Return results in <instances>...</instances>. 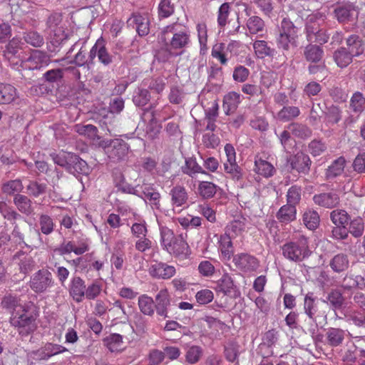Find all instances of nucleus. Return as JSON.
<instances>
[{
	"label": "nucleus",
	"instance_id": "f257e3e1",
	"mask_svg": "<svg viewBox=\"0 0 365 365\" xmlns=\"http://www.w3.org/2000/svg\"><path fill=\"white\" fill-rule=\"evenodd\" d=\"M304 311L312 321L307 328L308 332L315 341L319 340V336L317 334L318 327L327 319V302L318 299L314 297L313 293L309 292L304 299Z\"/></svg>",
	"mask_w": 365,
	"mask_h": 365
},
{
	"label": "nucleus",
	"instance_id": "f03ea898",
	"mask_svg": "<svg viewBox=\"0 0 365 365\" xmlns=\"http://www.w3.org/2000/svg\"><path fill=\"white\" fill-rule=\"evenodd\" d=\"M160 40L170 51L182 53L191 44L190 31L187 26L175 22L162 29Z\"/></svg>",
	"mask_w": 365,
	"mask_h": 365
},
{
	"label": "nucleus",
	"instance_id": "7ed1b4c3",
	"mask_svg": "<svg viewBox=\"0 0 365 365\" xmlns=\"http://www.w3.org/2000/svg\"><path fill=\"white\" fill-rule=\"evenodd\" d=\"M327 16L323 12H315L309 15L306 21L307 39L310 43H325L329 35L326 30Z\"/></svg>",
	"mask_w": 365,
	"mask_h": 365
},
{
	"label": "nucleus",
	"instance_id": "20e7f679",
	"mask_svg": "<svg viewBox=\"0 0 365 365\" xmlns=\"http://www.w3.org/2000/svg\"><path fill=\"white\" fill-rule=\"evenodd\" d=\"M276 42L277 48L284 51H289L297 46V29L289 19H284L282 21Z\"/></svg>",
	"mask_w": 365,
	"mask_h": 365
},
{
	"label": "nucleus",
	"instance_id": "39448f33",
	"mask_svg": "<svg viewBox=\"0 0 365 365\" xmlns=\"http://www.w3.org/2000/svg\"><path fill=\"white\" fill-rule=\"evenodd\" d=\"M282 254L285 258L290 261H302L311 254L307 239L302 237L297 242L284 244L282 247Z\"/></svg>",
	"mask_w": 365,
	"mask_h": 365
},
{
	"label": "nucleus",
	"instance_id": "423d86ee",
	"mask_svg": "<svg viewBox=\"0 0 365 365\" xmlns=\"http://www.w3.org/2000/svg\"><path fill=\"white\" fill-rule=\"evenodd\" d=\"M9 322L11 326L17 328L19 334L22 336L29 335L37 327L36 319L31 314H28L26 309L25 312H12Z\"/></svg>",
	"mask_w": 365,
	"mask_h": 365
},
{
	"label": "nucleus",
	"instance_id": "0eeeda50",
	"mask_svg": "<svg viewBox=\"0 0 365 365\" xmlns=\"http://www.w3.org/2000/svg\"><path fill=\"white\" fill-rule=\"evenodd\" d=\"M53 283L52 274L48 270L43 269L31 276L29 287L36 293H43L53 287Z\"/></svg>",
	"mask_w": 365,
	"mask_h": 365
},
{
	"label": "nucleus",
	"instance_id": "6e6552de",
	"mask_svg": "<svg viewBox=\"0 0 365 365\" xmlns=\"http://www.w3.org/2000/svg\"><path fill=\"white\" fill-rule=\"evenodd\" d=\"M96 56L98 57L99 62L106 66L110 65L115 59V56L109 52L103 38L96 41L90 51L88 58L92 61Z\"/></svg>",
	"mask_w": 365,
	"mask_h": 365
},
{
	"label": "nucleus",
	"instance_id": "1a4fd4ad",
	"mask_svg": "<svg viewBox=\"0 0 365 365\" xmlns=\"http://www.w3.org/2000/svg\"><path fill=\"white\" fill-rule=\"evenodd\" d=\"M105 148L109 158L118 161L125 158L129 146L123 140L115 138L107 141Z\"/></svg>",
	"mask_w": 365,
	"mask_h": 365
},
{
	"label": "nucleus",
	"instance_id": "9d476101",
	"mask_svg": "<svg viewBox=\"0 0 365 365\" xmlns=\"http://www.w3.org/2000/svg\"><path fill=\"white\" fill-rule=\"evenodd\" d=\"M50 62L51 58L47 53L36 50L23 61V67L29 70H40L48 66Z\"/></svg>",
	"mask_w": 365,
	"mask_h": 365
},
{
	"label": "nucleus",
	"instance_id": "9b49d317",
	"mask_svg": "<svg viewBox=\"0 0 365 365\" xmlns=\"http://www.w3.org/2000/svg\"><path fill=\"white\" fill-rule=\"evenodd\" d=\"M232 262L237 268L244 272L255 271L259 266L258 259L248 253L234 255Z\"/></svg>",
	"mask_w": 365,
	"mask_h": 365
},
{
	"label": "nucleus",
	"instance_id": "f8f14e48",
	"mask_svg": "<svg viewBox=\"0 0 365 365\" xmlns=\"http://www.w3.org/2000/svg\"><path fill=\"white\" fill-rule=\"evenodd\" d=\"M165 249L170 254L181 259L187 258L190 254V247L182 235L176 236L171 244Z\"/></svg>",
	"mask_w": 365,
	"mask_h": 365
},
{
	"label": "nucleus",
	"instance_id": "ddd939ff",
	"mask_svg": "<svg viewBox=\"0 0 365 365\" xmlns=\"http://www.w3.org/2000/svg\"><path fill=\"white\" fill-rule=\"evenodd\" d=\"M142 118L143 120V126L146 121L149 122L146 125L145 136L149 139H154L160 130V126L156 120L155 112L150 109H146L142 115Z\"/></svg>",
	"mask_w": 365,
	"mask_h": 365
},
{
	"label": "nucleus",
	"instance_id": "4468645a",
	"mask_svg": "<svg viewBox=\"0 0 365 365\" xmlns=\"http://www.w3.org/2000/svg\"><path fill=\"white\" fill-rule=\"evenodd\" d=\"M313 201L320 207L331 209L339 205V197L336 192H322L314 195Z\"/></svg>",
	"mask_w": 365,
	"mask_h": 365
},
{
	"label": "nucleus",
	"instance_id": "2eb2a0df",
	"mask_svg": "<svg viewBox=\"0 0 365 365\" xmlns=\"http://www.w3.org/2000/svg\"><path fill=\"white\" fill-rule=\"evenodd\" d=\"M169 195L171 197V205L173 208L182 207L188 200L187 192L182 185H177L172 187Z\"/></svg>",
	"mask_w": 365,
	"mask_h": 365
},
{
	"label": "nucleus",
	"instance_id": "dca6fc26",
	"mask_svg": "<svg viewBox=\"0 0 365 365\" xmlns=\"http://www.w3.org/2000/svg\"><path fill=\"white\" fill-rule=\"evenodd\" d=\"M149 272L154 277L169 279L175 274V268L173 266L158 262L150 267Z\"/></svg>",
	"mask_w": 365,
	"mask_h": 365
},
{
	"label": "nucleus",
	"instance_id": "f3484780",
	"mask_svg": "<svg viewBox=\"0 0 365 365\" xmlns=\"http://www.w3.org/2000/svg\"><path fill=\"white\" fill-rule=\"evenodd\" d=\"M85 282L80 277L72 278L69 285V294L76 302L83 301L85 297Z\"/></svg>",
	"mask_w": 365,
	"mask_h": 365
},
{
	"label": "nucleus",
	"instance_id": "a211bd4d",
	"mask_svg": "<svg viewBox=\"0 0 365 365\" xmlns=\"http://www.w3.org/2000/svg\"><path fill=\"white\" fill-rule=\"evenodd\" d=\"M241 102L240 93L232 91L227 93L223 98L222 108L227 115L235 112Z\"/></svg>",
	"mask_w": 365,
	"mask_h": 365
},
{
	"label": "nucleus",
	"instance_id": "6ab92c4d",
	"mask_svg": "<svg viewBox=\"0 0 365 365\" xmlns=\"http://www.w3.org/2000/svg\"><path fill=\"white\" fill-rule=\"evenodd\" d=\"M157 314L163 318L168 317V310L170 305L169 294L167 289H161L155 296Z\"/></svg>",
	"mask_w": 365,
	"mask_h": 365
},
{
	"label": "nucleus",
	"instance_id": "aec40b11",
	"mask_svg": "<svg viewBox=\"0 0 365 365\" xmlns=\"http://www.w3.org/2000/svg\"><path fill=\"white\" fill-rule=\"evenodd\" d=\"M246 28L248 31L247 36L257 35V36L262 37L263 32L265 31V24L260 17L252 16L247 20Z\"/></svg>",
	"mask_w": 365,
	"mask_h": 365
},
{
	"label": "nucleus",
	"instance_id": "412c9836",
	"mask_svg": "<svg viewBox=\"0 0 365 365\" xmlns=\"http://www.w3.org/2000/svg\"><path fill=\"white\" fill-rule=\"evenodd\" d=\"M128 24L135 25L136 31L140 36L148 35L150 31V21L145 15L133 14L128 20Z\"/></svg>",
	"mask_w": 365,
	"mask_h": 365
},
{
	"label": "nucleus",
	"instance_id": "4be33fe9",
	"mask_svg": "<svg viewBox=\"0 0 365 365\" xmlns=\"http://www.w3.org/2000/svg\"><path fill=\"white\" fill-rule=\"evenodd\" d=\"M334 14L337 20L342 23L353 21L356 19L358 12L351 5L349 4L336 8L334 9Z\"/></svg>",
	"mask_w": 365,
	"mask_h": 365
},
{
	"label": "nucleus",
	"instance_id": "5701e85b",
	"mask_svg": "<svg viewBox=\"0 0 365 365\" xmlns=\"http://www.w3.org/2000/svg\"><path fill=\"white\" fill-rule=\"evenodd\" d=\"M254 170L265 178L271 177L275 173L273 165L259 155L255 156Z\"/></svg>",
	"mask_w": 365,
	"mask_h": 365
},
{
	"label": "nucleus",
	"instance_id": "b1692460",
	"mask_svg": "<svg viewBox=\"0 0 365 365\" xmlns=\"http://www.w3.org/2000/svg\"><path fill=\"white\" fill-rule=\"evenodd\" d=\"M349 52L354 57L359 56L364 51V44L362 38L358 35H351L346 39Z\"/></svg>",
	"mask_w": 365,
	"mask_h": 365
},
{
	"label": "nucleus",
	"instance_id": "393cba45",
	"mask_svg": "<svg viewBox=\"0 0 365 365\" xmlns=\"http://www.w3.org/2000/svg\"><path fill=\"white\" fill-rule=\"evenodd\" d=\"M1 305L11 314L14 312L26 311L25 307L21 302V299L11 294L5 296L1 300Z\"/></svg>",
	"mask_w": 365,
	"mask_h": 365
},
{
	"label": "nucleus",
	"instance_id": "a878e982",
	"mask_svg": "<svg viewBox=\"0 0 365 365\" xmlns=\"http://www.w3.org/2000/svg\"><path fill=\"white\" fill-rule=\"evenodd\" d=\"M134 222L130 227V232L135 237H146L148 232V225L144 219L135 212H133Z\"/></svg>",
	"mask_w": 365,
	"mask_h": 365
},
{
	"label": "nucleus",
	"instance_id": "bb28decb",
	"mask_svg": "<svg viewBox=\"0 0 365 365\" xmlns=\"http://www.w3.org/2000/svg\"><path fill=\"white\" fill-rule=\"evenodd\" d=\"M329 266L333 272L341 273L345 272L349 267L348 256L345 254H337L329 261Z\"/></svg>",
	"mask_w": 365,
	"mask_h": 365
},
{
	"label": "nucleus",
	"instance_id": "cd10ccee",
	"mask_svg": "<svg viewBox=\"0 0 365 365\" xmlns=\"http://www.w3.org/2000/svg\"><path fill=\"white\" fill-rule=\"evenodd\" d=\"M311 160L309 157L303 153H299L295 155L291 163L292 169L304 173H306L309 170Z\"/></svg>",
	"mask_w": 365,
	"mask_h": 365
},
{
	"label": "nucleus",
	"instance_id": "c85d7f7f",
	"mask_svg": "<svg viewBox=\"0 0 365 365\" xmlns=\"http://www.w3.org/2000/svg\"><path fill=\"white\" fill-rule=\"evenodd\" d=\"M16 98V89L13 86L0 83V104H9Z\"/></svg>",
	"mask_w": 365,
	"mask_h": 365
},
{
	"label": "nucleus",
	"instance_id": "c756f323",
	"mask_svg": "<svg viewBox=\"0 0 365 365\" xmlns=\"http://www.w3.org/2000/svg\"><path fill=\"white\" fill-rule=\"evenodd\" d=\"M145 200L148 202L153 210L160 209V194L153 187L146 186L143 190Z\"/></svg>",
	"mask_w": 365,
	"mask_h": 365
},
{
	"label": "nucleus",
	"instance_id": "7c9ffc66",
	"mask_svg": "<svg viewBox=\"0 0 365 365\" xmlns=\"http://www.w3.org/2000/svg\"><path fill=\"white\" fill-rule=\"evenodd\" d=\"M232 237L225 233L218 238L219 250L224 259H230L233 255Z\"/></svg>",
	"mask_w": 365,
	"mask_h": 365
},
{
	"label": "nucleus",
	"instance_id": "2f4dec72",
	"mask_svg": "<svg viewBox=\"0 0 365 365\" xmlns=\"http://www.w3.org/2000/svg\"><path fill=\"white\" fill-rule=\"evenodd\" d=\"M245 227L246 219L242 217L230 222L226 227L225 233L228 234V235H230L232 238H235L242 235Z\"/></svg>",
	"mask_w": 365,
	"mask_h": 365
},
{
	"label": "nucleus",
	"instance_id": "473e14b6",
	"mask_svg": "<svg viewBox=\"0 0 365 365\" xmlns=\"http://www.w3.org/2000/svg\"><path fill=\"white\" fill-rule=\"evenodd\" d=\"M345 336V331L339 328H329L326 333L327 344L331 346H337L340 345Z\"/></svg>",
	"mask_w": 365,
	"mask_h": 365
},
{
	"label": "nucleus",
	"instance_id": "72a5a7b5",
	"mask_svg": "<svg viewBox=\"0 0 365 365\" xmlns=\"http://www.w3.org/2000/svg\"><path fill=\"white\" fill-rule=\"evenodd\" d=\"M296 213V207L287 204L280 207L277 213V218L281 222L288 223L295 220Z\"/></svg>",
	"mask_w": 365,
	"mask_h": 365
},
{
	"label": "nucleus",
	"instance_id": "f704fd0d",
	"mask_svg": "<svg viewBox=\"0 0 365 365\" xmlns=\"http://www.w3.org/2000/svg\"><path fill=\"white\" fill-rule=\"evenodd\" d=\"M14 203L18 210L26 215H29L33 212L31 200L26 195L17 194L14 198Z\"/></svg>",
	"mask_w": 365,
	"mask_h": 365
},
{
	"label": "nucleus",
	"instance_id": "c9c22d12",
	"mask_svg": "<svg viewBox=\"0 0 365 365\" xmlns=\"http://www.w3.org/2000/svg\"><path fill=\"white\" fill-rule=\"evenodd\" d=\"M217 186L208 181H200L197 186V193L203 199H210L215 196Z\"/></svg>",
	"mask_w": 365,
	"mask_h": 365
},
{
	"label": "nucleus",
	"instance_id": "e433bc0d",
	"mask_svg": "<svg viewBox=\"0 0 365 365\" xmlns=\"http://www.w3.org/2000/svg\"><path fill=\"white\" fill-rule=\"evenodd\" d=\"M140 311L145 315L153 316L155 312L154 301L147 294H142L138 302Z\"/></svg>",
	"mask_w": 365,
	"mask_h": 365
},
{
	"label": "nucleus",
	"instance_id": "4c0bfd02",
	"mask_svg": "<svg viewBox=\"0 0 365 365\" xmlns=\"http://www.w3.org/2000/svg\"><path fill=\"white\" fill-rule=\"evenodd\" d=\"M327 307L330 305L333 310L339 309L344 304L345 299L339 289H332L327 295Z\"/></svg>",
	"mask_w": 365,
	"mask_h": 365
},
{
	"label": "nucleus",
	"instance_id": "58836bf2",
	"mask_svg": "<svg viewBox=\"0 0 365 365\" xmlns=\"http://www.w3.org/2000/svg\"><path fill=\"white\" fill-rule=\"evenodd\" d=\"M300 115V110L297 106H284L277 114V118L282 122H288Z\"/></svg>",
	"mask_w": 365,
	"mask_h": 365
},
{
	"label": "nucleus",
	"instance_id": "ea45409f",
	"mask_svg": "<svg viewBox=\"0 0 365 365\" xmlns=\"http://www.w3.org/2000/svg\"><path fill=\"white\" fill-rule=\"evenodd\" d=\"M255 56L259 58H264L272 56L274 49L271 48L267 42L264 40H256L252 43Z\"/></svg>",
	"mask_w": 365,
	"mask_h": 365
},
{
	"label": "nucleus",
	"instance_id": "a19ab883",
	"mask_svg": "<svg viewBox=\"0 0 365 365\" xmlns=\"http://www.w3.org/2000/svg\"><path fill=\"white\" fill-rule=\"evenodd\" d=\"M183 173L193 178L197 173L207 175V173L197 163L195 158L185 160V164L182 167Z\"/></svg>",
	"mask_w": 365,
	"mask_h": 365
},
{
	"label": "nucleus",
	"instance_id": "79ce46f5",
	"mask_svg": "<svg viewBox=\"0 0 365 365\" xmlns=\"http://www.w3.org/2000/svg\"><path fill=\"white\" fill-rule=\"evenodd\" d=\"M349 108L354 113L361 114L365 110V97L359 91L355 92L351 97Z\"/></svg>",
	"mask_w": 365,
	"mask_h": 365
},
{
	"label": "nucleus",
	"instance_id": "37998d69",
	"mask_svg": "<svg viewBox=\"0 0 365 365\" xmlns=\"http://www.w3.org/2000/svg\"><path fill=\"white\" fill-rule=\"evenodd\" d=\"M73 130L80 135L84 136L90 140H95L98 138V128L91 124H76L73 126Z\"/></svg>",
	"mask_w": 365,
	"mask_h": 365
},
{
	"label": "nucleus",
	"instance_id": "c03bdc74",
	"mask_svg": "<svg viewBox=\"0 0 365 365\" xmlns=\"http://www.w3.org/2000/svg\"><path fill=\"white\" fill-rule=\"evenodd\" d=\"M353 56L349 51L341 47L334 52V58L338 66L341 68L346 67L352 61Z\"/></svg>",
	"mask_w": 365,
	"mask_h": 365
},
{
	"label": "nucleus",
	"instance_id": "a18cd8bd",
	"mask_svg": "<svg viewBox=\"0 0 365 365\" xmlns=\"http://www.w3.org/2000/svg\"><path fill=\"white\" fill-rule=\"evenodd\" d=\"M345 163L346 160L343 157H340L335 160L327 170V178L330 179L341 175L344 172Z\"/></svg>",
	"mask_w": 365,
	"mask_h": 365
},
{
	"label": "nucleus",
	"instance_id": "49530a36",
	"mask_svg": "<svg viewBox=\"0 0 365 365\" xmlns=\"http://www.w3.org/2000/svg\"><path fill=\"white\" fill-rule=\"evenodd\" d=\"M143 85L147 86L151 91L159 94L165 88L166 79L163 77L147 78L143 81Z\"/></svg>",
	"mask_w": 365,
	"mask_h": 365
},
{
	"label": "nucleus",
	"instance_id": "de8ad7c7",
	"mask_svg": "<svg viewBox=\"0 0 365 365\" xmlns=\"http://www.w3.org/2000/svg\"><path fill=\"white\" fill-rule=\"evenodd\" d=\"M341 287L345 289H350L354 287L364 289L365 288L364 279L361 275L346 276L344 278Z\"/></svg>",
	"mask_w": 365,
	"mask_h": 365
},
{
	"label": "nucleus",
	"instance_id": "09e8293b",
	"mask_svg": "<svg viewBox=\"0 0 365 365\" xmlns=\"http://www.w3.org/2000/svg\"><path fill=\"white\" fill-rule=\"evenodd\" d=\"M341 110L338 106L329 107L325 113L324 123L326 125L330 126L339 123L341 119Z\"/></svg>",
	"mask_w": 365,
	"mask_h": 365
},
{
	"label": "nucleus",
	"instance_id": "8fccbe9b",
	"mask_svg": "<svg viewBox=\"0 0 365 365\" xmlns=\"http://www.w3.org/2000/svg\"><path fill=\"white\" fill-rule=\"evenodd\" d=\"M319 215L315 210H308L303 215V222L310 230H315L319 225Z\"/></svg>",
	"mask_w": 365,
	"mask_h": 365
},
{
	"label": "nucleus",
	"instance_id": "3c124183",
	"mask_svg": "<svg viewBox=\"0 0 365 365\" xmlns=\"http://www.w3.org/2000/svg\"><path fill=\"white\" fill-rule=\"evenodd\" d=\"M104 342L111 352L123 349V336L120 334H112L105 339Z\"/></svg>",
	"mask_w": 365,
	"mask_h": 365
},
{
	"label": "nucleus",
	"instance_id": "603ef678",
	"mask_svg": "<svg viewBox=\"0 0 365 365\" xmlns=\"http://www.w3.org/2000/svg\"><path fill=\"white\" fill-rule=\"evenodd\" d=\"M287 128L293 135L302 139L307 138L312 135V130L305 125L293 123L289 124Z\"/></svg>",
	"mask_w": 365,
	"mask_h": 365
},
{
	"label": "nucleus",
	"instance_id": "864d4df0",
	"mask_svg": "<svg viewBox=\"0 0 365 365\" xmlns=\"http://www.w3.org/2000/svg\"><path fill=\"white\" fill-rule=\"evenodd\" d=\"M71 173L76 172L78 173L86 174L88 172V167L86 162L78 158V155L73 154L70 157Z\"/></svg>",
	"mask_w": 365,
	"mask_h": 365
},
{
	"label": "nucleus",
	"instance_id": "5fc2aeb1",
	"mask_svg": "<svg viewBox=\"0 0 365 365\" xmlns=\"http://www.w3.org/2000/svg\"><path fill=\"white\" fill-rule=\"evenodd\" d=\"M26 189V193L29 195L38 197L46 193L47 185L45 183H40L36 180H29Z\"/></svg>",
	"mask_w": 365,
	"mask_h": 365
},
{
	"label": "nucleus",
	"instance_id": "6e6d98bb",
	"mask_svg": "<svg viewBox=\"0 0 365 365\" xmlns=\"http://www.w3.org/2000/svg\"><path fill=\"white\" fill-rule=\"evenodd\" d=\"M304 56L309 61L318 62L322 58L323 50L319 46L309 44L305 47Z\"/></svg>",
	"mask_w": 365,
	"mask_h": 365
},
{
	"label": "nucleus",
	"instance_id": "4d7b16f0",
	"mask_svg": "<svg viewBox=\"0 0 365 365\" xmlns=\"http://www.w3.org/2000/svg\"><path fill=\"white\" fill-rule=\"evenodd\" d=\"M234 283L228 274H224L217 282V290L225 294H229L234 289Z\"/></svg>",
	"mask_w": 365,
	"mask_h": 365
},
{
	"label": "nucleus",
	"instance_id": "13d9d810",
	"mask_svg": "<svg viewBox=\"0 0 365 365\" xmlns=\"http://www.w3.org/2000/svg\"><path fill=\"white\" fill-rule=\"evenodd\" d=\"M331 220L336 226H346L349 217L347 212L343 210H335L331 212Z\"/></svg>",
	"mask_w": 365,
	"mask_h": 365
},
{
	"label": "nucleus",
	"instance_id": "bf43d9fd",
	"mask_svg": "<svg viewBox=\"0 0 365 365\" xmlns=\"http://www.w3.org/2000/svg\"><path fill=\"white\" fill-rule=\"evenodd\" d=\"M150 99L149 91L145 88H138L133 97V101L138 107L145 106Z\"/></svg>",
	"mask_w": 365,
	"mask_h": 365
},
{
	"label": "nucleus",
	"instance_id": "052dcab7",
	"mask_svg": "<svg viewBox=\"0 0 365 365\" xmlns=\"http://www.w3.org/2000/svg\"><path fill=\"white\" fill-rule=\"evenodd\" d=\"M1 189L4 193L13 195L15 192H21L24 189V186L21 180L16 179L5 182L2 185Z\"/></svg>",
	"mask_w": 365,
	"mask_h": 365
},
{
	"label": "nucleus",
	"instance_id": "680f3d73",
	"mask_svg": "<svg viewBox=\"0 0 365 365\" xmlns=\"http://www.w3.org/2000/svg\"><path fill=\"white\" fill-rule=\"evenodd\" d=\"M197 38L200 46V53H205L207 50V26L205 24H198L196 26Z\"/></svg>",
	"mask_w": 365,
	"mask_h": 365
},
{
	"label": "nucleus",
	"instance_id": "e2e57ef3",
	"mask_svg": "<svg viewBox=\"0 0 365 365\" xmlns=\"http://www.w3.org/2000/svg\"><path fill=\"white\" fill-rule=\"evenodd\" d=\"M224 169L226 173L234 180H240L242 177V171L240 167L235 163H225Z\"/></svg>",
	"mask_w": 365,
	"mask_h": 365
},
{
	"label": "nucleus",
	"instance_id": "0e129e2a",
	"mask_svg": "<svg viewBox=\"0 0 365 365\" xmlns=\"http://www.w3.org/2000/svg\"><path fill=\"white\" fill-rule=\"evenodd\" d=\"M302 189L297 185H293L289 188L287 193V204L296 206L301 200Z\"/></svg>",
	"mask_w": 365,
	"mask_h": 365
},
{
	"label": "nucleus",
	"instance_id": "69168bd1",
	"mask_svg": "<svg viewBox=\"0 0 365 365\" xmlns=\"http://www.w3.org/2000/svg\"><path fill=\"white\" fill-rule=\"evenodd\" d=\"M39 225L41 232L46 235H50L54 230V223L53 220L47 215H40Z\"/></svg>",
	"mask_w": 365,
	"mask_h": 365
},
{
	"label": "nucleus",
	"instance_id": "338daca9",
	"mask_svg": "<svg viewBox=\"0 0 365 365\" xmlns=\"http://www.w3.org/2000/svg\"><path fill=\"white\" fill-rule=\"evenodd\" d=\"M175 11L174 5L171 0H160L158 5V15L160 18H168Z\"/></svg>",
	"mask_w": 365,
	"mask_h": 365
},
{
	"label": "nucleus",
	"instance_id": "774afa93",
	"mask_svg": "<svg viewBox=\"0 0 365 365\" xmlns=\"http://www.w3.org/2000/svg\"><path fill=\"white\" fill-rule=\"evenodd\" d=\"M24 41L34 47H40L43 44V38L36 31H29L24 34Z\"/></svg>",
	"mask_w": 365,
	"mask_h": 365
}]
</instances>
